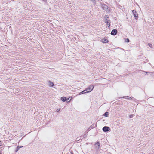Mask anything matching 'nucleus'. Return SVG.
I'll return each mask as SVG.
<instances>
[{
	"label": "nucleus",
	"instance_id": "obj_17",
	"mask_svg": "<svg viewBox=\"0 0 154 154\" xmlns=\"http://www.w3.org/2000/svg\"><path fill=\"white\" fill-rule=\"evenodd\" d=\"M150 48H152V45L151 44H148Z\"/></svg>",
	"mask_w": 154,
	"mask_h": 154
},
{
	"label": "nucleus",
	"instance_id": "obj_26",
	"mask_svg": "<svg viewBox=\"0 0 154 154\" xmlns=\"http://www.w3.org/2000/svg\"><path fill=\"white\" fill-rule=\"evenodd\" d=\"M0 154H1V153L0 152Z\"/></svg>",
	"mask_w": 154,
	"mask_h": 154
},
{
	"label": "nucleus",
	"instance_id": "obj_19",
	"mask_svg": "<svg viewBox=\"0 0 154 154\" xmlns=\"http://www.w3.org/2000/svg\"><path fill=\"white\" fill-rule=\"evenodd\" d=\"M143 72H144L145 73H146V74H148V73H150V72H146L145 71H143Z\"/></svg>",
	"mask_w": 154,
	"mask_h": 154
},
{
	"label": "nucleus",
	"instance_id": "obj_4",
	"mask_svg": "<svg viewBox=\"0 0 154 154\" xmlns=\"http://www.w3.org/2000/svg\"><path fill=\"white\" fill-rule=\"evenodd\" d=\"M132 13L133 14V15L134 17L135 18L136 20L138 19V16L137 13L136 12V11L134 10L132 11Z\"/></svg>",
	"mask_w": 154,
	"mask_h": 154
},
{
	"label": "nucleus",
	"instance_id": "obj_2",
	"mask_svg": "<svg viewBox=\"0 0 154 154\" xmlns=\"http://www.w3.org/2000/svg\"><path fill=\"white\" fill-rule=\"evenodd\" d=\"M94 86L93 85H91L87 88H86L85 91H87L88 93L91 92L94 89Z\"/></svg>",
	"mask_w": 154,
	"mask_h": 154
},
{
	"label": "nucleus",
	"instance_id": "obj_5",
	"mask_svg": "<svg viewBox=\"0 0 154 154\" xmlns=\"http://www.w3.org/2000/svg\"><path fill=\"white\" fill-rule=\"evenodd\" d=\"M102 130L104 132H106L110 130V128L108 126H105L103 128Z\"/></svg>",
	"mask_w": 154,
	"mask_h": 154
},
{
	"label": "nucleus",
	"instance_id": "obj_7",
	"mask_svg": "<svg viewBox=\"0 0 154 154\" xmlns=\"http://www.w3.org/2000/svg\"><path fill=\"white\" fill-rule=\"evenodd\" d=\"M101 42L104 43H108L109 42V41L106 38H103L101 39Z\"/></svg>",
	"mask_w": 154,
	"mask_h": 154
},
{
	"label": "nucleus",
	"instance_id": "obj_15",
	"mask_svg": "<svg viewBox=\"0 0 154 154\" xmlns=\"http://www.w3.org/2000/svg\"><path fill=\"white\" fill-rule=\"evenodd\" d=\"M125 41L127 42H130V40L129 39L127 38L125 39Z\"/></svg>",
	"mask_w": 154,
	"mask_h": 154
},
{
	"label": "nucleus",
	"instance_id": "obj_8",
	"mask_svg": "<svg viewBox=\"0 0 154 154\" xmlns=\"http://www.w3.org/2000/svg\"><path fill=\"white\" fill-rule=\"evenodd\" d=\"M121 98H125V99H127L129 100H131L132 99L131 98L128 96H124V97H121Z\"/></svg>",
	"mask_w": 154,
	"mask_h": 154
},
{
	"label": "nucleus",
	"instance_id": "obj_20",
	"mask_svg": "<svg viewBox=\"0 0 154 154\" xmlns=\"http://www.w3.org/2000/svg\"><path fill=\"white\" fill-rule=\"evenodd\" d=\"M60 111V109H57V112H59Z\"/></svg>",
	"mask_w": 154,
	"mask_h": 154
},
{
	"label": "nucleus",
	"instance_id": "obj_25",
	"mask_svg": "<svg viewBox=\"0 0 154 154\" xmlns=\"http://www.w3.org/2000/svg\"><path fill=\"white\" fill-rule=\"evenodd\" d=\"M43 0L45 1H46V0Z\"/></svg>",
	"mask_w": 154,
	"mask_h": 154
},
{
	"label": "nucleus",
	"instance_id": "obj_11",
	"mask_svg": "<svg viewBox=\"0 0 154 154\" xmlns=\"http://www.w3.org/2000/svg\"><path fill=\"white\" fill-rule=\"evenodd\" d=\"M95 145L96 147H97L98 148H99L100 146V143L99 142H97Z\"/></svg>",
	"mask_w": 154,
	"mask_h": 154
},
{
	"label": "nucleus",
	"instance_id": "obj_18",
	"mask_svg": "<svg viewBox=\"0 0 154 154\" xmlns=\"http://www.w3.org/2000/svg\"><path fill=\"white\" fill-rule=\"evenodd\" d=\"M92 125H92L91 126H90L88 128V130H89V129H91V128H93V127H92Z\"/></svg>",
	"mask_w": 154,
	"mask_h": 154
},
{
	"label": "nucleus",
	"instance_id": "obj_24",
	"mask_svg": "<svg viewBox=\"0 0 154 154\" xmlns=\"http://www.w3.org/2000/svg\"><path fill=\"white\" fill-rule=\"evenodd\" d=\"M70 100H71V99H70V100L69 101H68L67 102H69Z\"/></svg>",
	"mask_w": 154,
	"mask_h": 154
},
{
	"label": "nucleus",
	"instance_id": "obj_21",
	"mask_svg": "<svg viewBox=\"0 0 154 154\" xmlns=\"http://www.w3.org/2000/svg\"><path fill=\"white\" fill-rule=\"evenodd\" d=\"M86 136V134H85L84 135V137H85Z\"/></svg>",
	"mask_w": 154,
	"mask_h": 154
},
{
	"label": "nucleus",
	"instance_id": "obj_10",
	"mask_svg": "<svg viewBox=\"0 0 154 154\" xmlns=\"http://www.w3.org/2000/svg\"><path fill=\"white\" fill-rule=\"evenodd\" d=\"M23 147V146H17V148H16V150H15V152H17V151H18V150H19V149L20 148H22Z\"/></svg>",
	"mask_w": 154,
	"mask_h": 154
},
{
	"label": "nucleus",
	"instance_id": "obj_22",
	"mask_svg": "<svg viewBox=\"0 0 154 154\" xmlns=\"http://www.w3.org/2000/svg\"><path fill=\"white\" fill-rule=\"evenodd\" d=\"M71 154H74L72 152H71Z\"/></svg>",
	"mask_w": 154,
	"mask_h": 154
},
{
	"label": "nucleus",
	"instance_id": "obj_23",
	"mask_svg": "<svg viewBox=\"0 0 154 154\" xmlns=\"http://www.w3.org/2000/svg\"><path fill=\"white\" fill-rule=\"evenodd\" d=\"M69 98H68V99H66V100H67V101H68V100H69Z\"/></svg>",
	"mask_w": 154,
	"mask_h": 154
},
{
	"label": "nucleus",
	"instance_id": "obj_6",
	"mask_svg": "<svg viewBox=\"0 0 154 154\" xmlns=\"http://www.w3.org/2000/svg\"><path fill=\"white\" fill-rule=\"evenodd\" d=\"M117 29H112L111 32V34L112 35H114L117 34Z\"/></svg>",
	"mask_w": 154,
	"mask_h": 154
},
{
	"label": "nucleus",
	"instance_id": "obj_14",
	"mask_svg": "<svg viewBox=\"0 0 154 154\" xmlns=\"http://www.w3.org/2000/svg\"><path fill=\"white\" fill-rule=\"evenodd\" d=\"M109 115V113L108 112H106L103 115L105 117H107Z\"/></svg>",
	"mask_w": 154,
	"mask_h": 154
},
{
	"label": "nucleus",
	"instance_id": "obj_3",
	"mask_svg": "<svg viewBox=\"0 0 154 154\" xmlns=\"http://www.w3.org/2000/svg\"><path fill=\"white\" fill-rule=\"evenodd\" d=\"M101 7L103 10L107 12L109 11L108 6L104 4H102Z\"/></svg>",
	"mask_w": 154,
	"mask_h": 154
},
{
	"label": "nucleus",
	"instance_id": "obj_16",
	"mask_svg": "<svg viewBox=\"0 0 154 154\" xmlns=\"http://www.w3.org/2000/svg\"><path fill=\"white\" fill-rule=\"evenodd\" d=\"M133 115L131 114L129 116L130 118H131L133 117Z\"/></svg>",
	"mask_w": 154,
	"mask_h": 154
},
{
	"label": "nucleus",
	"instance_id": "obj_9",
	"mask_svg": "<svg viewBox=\"0 0 154 154\" xmlns=\"http://www.w3.org/2000/svg\"><path fill=\"white\" fill-rule=\"evenodd\" d=\"M61 100L63 102H65L67 100H66V97H62L61 98Z\"/></svg>",
	"mask_w": 154,
	"mask_h": 154
},
{
	"label": "nucleus",
	"instance_id": "obj_13",
	"mask_svg": "<svg viewBox=\"0 0 154 154\" xmlns=\"http://www.w3.org/2000/svg\"><path fill=\"white\" fill-rule=\"evenodd\" d=\"M85 90L83 91H82L81 92H80L77 95H77H81V94H85V93H88V92L87 91H86V92H85Z\"/></svg>",
	"mask_w": 154,
	"mask_h": 154
},
{
	"label": "nucleus",
	"instance_id": "obj_12",
	"mask_svg": "<svg viewBox=\"0 0 154 154\" xmlns=\"http://www.w3.org/2000/svg\"><path fill=\"white\" fill-rule=\"evenodd\" d=\"M48 82L49 83V86L50 87H53L54 86V83L53 82H51L50 81H48Z\"/></svg>",
	"mask_w": 154,
	"mask_h": 154
},
{
	"label": "nucleus",
	"instance_id": "obj_1",
	"mask_svg": "<svg viewBox=\"0 0 154 154\" xmlns=\"http://www.w3.org/2000/svg\"><path fill=\"white\" fill-rule=\"evenodd\" d=\"M104 17L105 20V22L107 26L106 28H107V26L109 28L110 26L109 18L107 15H105Z\"/></svg>",
	"mask_w": 154,
	"mask_h": 154
}]
</instances>
